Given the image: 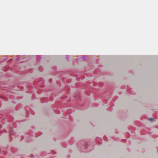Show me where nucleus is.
<instances>
[{
    "label": "nucleus",
    "instance_id": "nucleus-1",
    "mask_svg": "<svg viewBox=\"0 0 158 158\" xmlns=\"http://www.w3.org/2000/svg\"><path fill=\"white\" fill-rule=\"evenodd\" d=\"M148 120L150 121H153V118H148Z\"/></svg>",
    "mask_w": 158,
    "mask_h": 158
},
{
    "label": "nucleus",
    "instance_id": "nucleus-2",
    "mask_svg": "<svg viewBox=\"0 0 158 158\" xmlns=\"http://www.w3.org/2000/svg\"><path fill=\"white\" fill-rule=\"evenodd\" d=\"M2 127V126L1 125H0V128H1Z\"/></svg>",
    "mask_w": 158,
    "mask_h": 158
}]
</instances>
